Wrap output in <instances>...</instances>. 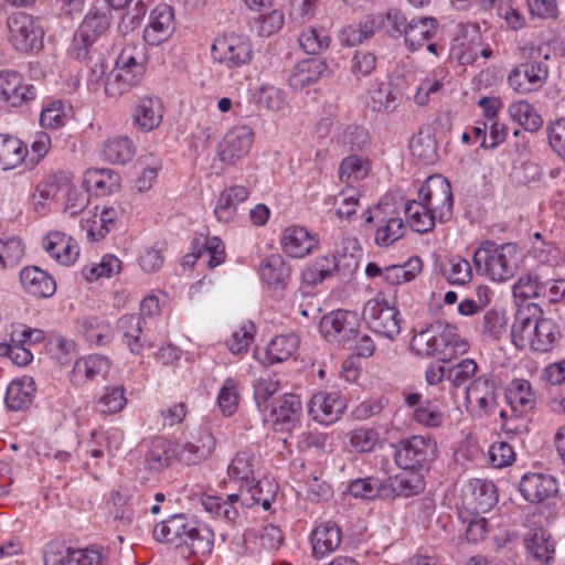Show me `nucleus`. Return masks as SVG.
<instances>
[{
    "label": "nucleus",
    "mask_w": 565,
    "mask_h": 565,
    "mask_svg": "<svg viewBox=\"0 0 565 565\" xmlns=\"http://www.w3.org/2000/svg\"><path fill=\"white\" fill-rule=\"evenodd\" d=\"M561 335L556 321L544 317L542 309L534 303L518 310L511 328V339L518 349H530L540 353L551 351Z\"/></svg>",
    "instance_id": "nucleus-1"
},
{
    "label": "nucleus",
    "mask_w": 565,
    "mask_h": 565,
    "mask_svg": "<svg viewBox=\"0 0 565 565\" xmlns=\"http://www.w3.org/2000/svg\"><path fill=\"white\" fill-rule=\"evenodd\" d=\"M213 536L209 527L183 513L171 515L153 529V537L157 541L185 544L195 556H204L212 552Z\"/></svg>",
    "instance_id": "nucleus-2"
},
{
    "label": "nucleus",
    "mask_w": 565,
    "mask_h": 565,
    "mask_svg": "<svg viewBox=\"0 0 565 565\" xmlns=\"http://www.w3.org/2000/svg\"><path fill=\"white\" fill-rule=\"evenodd\" d=\"M411 350L422 358H437L447 362L467 352L468 342L450 324L437 322L416 333L411 340Z\"/></svg>",
    "instance_id": "nucleus-3"
},
{
    "label": "nucleus",
    "mask_w": 565,
    "mask_h": 565,
    "mask_svg": "<svg viewBox=\"0 0 565 565\" xmlns=\"http://www.w3.org/2000/svg\"><path fill=\"white\" fill-rule=\"evenodd\" d=\"M477 270L493 281L512 278L519 267V250L514 244L487 243L473 254Z\"/></svg>",
    "instance_id": "nucleus-4"
},
{
    "label": "nucleus",
    "mask_w": 565,
    "mask_h": 565,
    "mask_svg": "<svg viewBox=\"0 0 565 565\" xmlns=\"http://www.w3.org/2000/svg\"><path fill=\"white\" fill-rule=\"evenodd\" d=\"M113 14L106 6L93 3L74 33L72 55L81 61L86 60L92 46L110 30Z\"/></svg>",
    "instance_id": "nucleus-5"
},
{
    "label": "nucleus",
    "mask_w": 565,
    "mask_h": 565,
    "mask_svg": "<svg viewBox=\"0 0 565 565\" xmlns=\"http://www.w3.org/2000/svg\"><path fill=\"white\" fill-rule=\"evenodd\" d=\"M360 316L355 311L338 309L324 315L319 323L323 339L337 347H350L360 331Z\"/></svg>",
    "instance_id": "nucleus-6"
},
{
    "label": "nucleus",
    "mask_w": 565,
    "mask_h": 565,
    "mask_svg": "<svg viewBox=\"0 0 565 565\" xmlns=\"http://www.w3.org/2000/svg\"><path fill=\"white\" fill-rule=\"evenodd\" d=\"M45 340L43 330L23 323L11 326L10 341L0 343V356L9 358L15 365L24 367L33 361V350Z\"/></svg>",
    "instance_id": "nucleus-7"
},
{
    "label": "nucleus",
    "mask_w": 565,
    "mask_h": 565,
    "mask_svg": "<svg viewBox=\"0 0 565 565\" xmlns=\"http://www.w3.org/2000/svg\"><path fill=\"white\" fill-rule=\"evenodd\" d=\"M387 20L395 32L404 35L405 45L412 52L431 41L438 30V21L435 18H413L408 21L398 10L390 11Z\"/></svg>",
    "instance_id": "nucleus-8"
},
{
    "label": "nucleus",
    "mask_w": 565,
    "mask_h": 565,
    "mask_svg": "<svg viewBox=\"0 0 565 565\" xmlns=\"http://www.w3.org/2000/svg\"><path fill=\"white\" fill-rule=\"evenodd\" d=\"M418 199L439 223H447L454 214V195L449 181L443 175L429 177L420 186Z\"/></svg>",
    "instance_id": "nucleus-9"
},
{
    "label": "nucleus",
    "mask_w": 565,
    "mask_h": 565,
    "mask_svg": "<svg viewBox=\"0 0 565 565\" xmlns=\"http://www.w3.org/2000/svg\"><path fill=\"white\" fill-rule=\"evenodd\" d=\"M212 58L227 68H237L249 64L253 46L246 35L225 33L214 40L211 47Z\"/></svg>",
    "instance_id": "nucleus-10"
},
{
    "label": "nucleus",
    "mask_w": 565,
    "mask_h": 565,
    "mask_svg": "<svg viewBox=\"0 0 565 565\" xmlns=\"http://www.w3.org/2000/svg\"><path fill=\"white\" fill-rule=\"evenodd\" d=\"M7 25L9 41L17 51L29 53L42 49L44 31L32 15L23 12L13 13L8 18Z\"/></svg>",
    "instance_id": "nucleus-11"
},
{
    "label": "nucleus",
    "mask_w": 565,
    "mask_h": 565,
    "mask_svg": "<svg viewBox=\"0 0 565 565\" xmlns=\"http://www.w3.org/2000/svg\"><path fill=\"white\" fill-rule=\"evenodd\" d=\"M363 317L370 329L384 338L394 340L401 333L399 311L385 299H370L364 306Z\"/></svg>",
    "instance_id": "nucleus-12"
},
{
    "label": "nucleus",
    "mask_w": 565,
    "mask_h": 565,
    "mask_svg": "<svg viewBox=\"0 0 565 565\" xmlns=\"http://www.w3.org/2000/svg\"><path fill=\"white\" fill-rule=\"evenodd\" d=\"M436 449V441L430 437L412 436L398 443L395 462L404 470H415L429 461Z\"/></svg>",
    "instance_id": "nucleus-13"
},
{
    "label": "nucleus",
    "mask_w": 565,
    "mask_h": 565,
    "mask_svg": "<svg viewBox=\"0 0 565 565\" xmlns=\"http://www.w3.org/2000/svg\"><path fill=\"white\" fill-rule=\"evenodd\" d=\"M109 550L93 544L83 548L66 547L63 552L45 554V565H108Z\"/></svg>",
    "instance_id": "nucleus-14"
},
{
    "label": "nucleus",
    "mask_w": 565,
    "mask_h": 565,
    "mask_svg": "<svg viewBox=\"0 0 565 565\" xmlns=\"http://www.w3.org/2000/svg\"><path fill=\"white\" fill-rule=\"evenodd\" d=\"M548 66L543 61H529L513 68L509 76V85L520 94H529L540 89L548 78Z\"/></svg>",
    "instance_id": "nucleus-15"
},
{
    "label": "nucleus",
    "mask_w": 565,
    "mask_h": 565,
    "mask_svg": "<svg viewBox=\"0 0 565 565\" xmlns=\"http://www.w3.org/2000/svg\"><path fill=\"white\" fill-rule=\"evenodd\" d=\"M498 503L497 488L493 482L471 479L462 489V505L472 514L490 511Z\"/></svg>",
    "instance_id": "nucleus-16"
},
{
    "label": "nucleus",
    "mask_w": 565,
    "mask_h": 565,
    "mask_svg": "<svg viewBox=\"0 0 565 565\" xmlns=\"http://www.w3.org/2000/svg\"><path fill=\"white\" fill-rule=\"evenodd\" d=\"M254 142V132L248 126H236L226 132L218 145V158L233 166L243 159Z\"/></svg>",
    "instance_id": "nucleus-17"
},
{
    "label": "nucleus",
    "mask_w": 565,
    "mask_h": 565,
    "mask_svg": "<svg viewBox=\"0 0 565 565\" xmlns=\"http://www.w3.org/2000/svg\"><path fill=\"white\" fill-rule=\"evenodd\" d=\"M498 390L493 381L482 375L473 380L466 390V401L471 412L479 417L492 414L497 408Z\"/></svg>",
    "instance_id": "nucleus-18"
},
{
    "label": "nucleus",
    "mask_w": 565,
    "mask_h": 565,
    "mask_svg": "<svg viewBox=\"0 0 565 565\" xmlns=\"http://www.w3.org/2000/svg\"><path fill=\"white\" fill-rule=\"evenodd\" d=\"M319 244L318 234L300 225L286 227L280 237L282 252L292 258H303L315 253Z\"/></svg>",
    "instance_id": "nucleus-19"
},
{
    "label": "nucleus",
    "mask_w": 565,
    "mask_h": 565,
    "mask_svg": "<svg viewBox=\"0 0 565 565\" xmlns=\"http://www.w3.org/2000/svg\"><path fill=\"white\" fill-rule=\"evenodd\" d=\"M347 404L338 392H318L308 403L309 415L322 425L338 422Z\"/></svg>",
    "instance_id": "nucleus-20"
},
{
    "label": "nucleus",
    "mask_w": 565,
    "mask_h": 565,
    "mask_svg": "<svg viewBox=\"0 0 565 565\" xmlns=\"http://www.w3.org/2000/svg\"><path fill=\"white\" fill-rule=\"evenodd\" d=\"M519 489L524 500L530 503H542L553 499L559 490L555 477L541 472L525 473L520 480Z\"/></svg>",
    "instance_id": "nucleus-21"
},
{
    "label": "nucleus",
    "mask_w": 565,
    "mask_h": 565,
    "mask_svg": "<svg viewBox=\"0 0 565 565\" xmlns=\"http://www.w3.org/2000/svg\"><path fill=\"white\" fill-rule=\"evenodd\" d=\"M342 539V530L334 521L320 522L309 535L312 556L317 559L328 556L340 547Z\"/></svg>",
    "instance_id": "nucleus-22"
},
{
    "label": "nucleus",
    "mask_w": 565,
    "mask_h": 565,
    "mask_svg": "<svg viewBox=\"0 0 565 565\" xmlns=\"http://www.w3.org/2000/svg\"><path fill=\"white\" fill-rule=\"evenodd\" d=\"M35 98V89L17 72H0V102L19 107Z\"/></svg>",
    "instance_id": "nucleus-23"
},
{
    "label": "nucleus",
    "mask_w": 565,
    "mask_h": 565,
    "mask_svg": "<svg viewBox=\"0 0 565 565\" xmlns=\"http://www.w3.org/2000/svg\"><path fill=\"white\" fill-rule=\"evenodd\" d=\"M43 249L63 266L73 265L79 256L76 241L60 231L49 232L42 239Z\"/></svg>",
    "instance_id": "nucleus-24"
},
{
    "label": "nucleus",
    "mask_w": 565,
    "mask_h": 565,
    "mask_svg": "<svg viewBox=\"0 0 565 565\" xmlns=\"http://www.w3.org/2000/svg\"><path fill=\"white\" fill-rule=\"evenodd\" d=\"M179 461L191 466L206 460L214 450V437L205 429L199 431L192 440L174 444Z\"/></svg>",
    "instance_id": "nucleus-25"
},
{
    "label": "nucleus",
    "mask_w": 565,
    "mask_h": 565,
    "mask_svg": "<svg viewBox=\"0 0 565 565\" xmlns=\"http://www.w3.org/2000/svg\"><path fill=\"white\" fill-rule=\"evenodd\" d=\"M249 196V190L243 185L225 188L214 206L216 220L224 224L234 223L237 220L238 209Z\"/></svg>",
    "instance_id": "nucleus-26"
},
{
    "label": "nucleus",
    "mask_w": 565,
    "mask_h": 565,
    "mask_svg": "<svg viewBox=\"0 0 565 565\" xmlns=\"http://www.w3.org/2000/svg\"><path fill=\"white\" fill-rule=\"evenodd\" d=\"M173 30V12L166 4H158L150 13L149 23L143 31V39L149 45H159Z\"/></svg>",
    "instance_id": "nucleus-27"
},
{
    "label": "nucleus",
    "mask_w": 565,
    "mask_h": 565,
    "mask_svg": "<svg viewBox=\"0 0 565 565\" xmlns=\"http://www.w3.org/2000/svg\"><path fill=\"white\" fill-rule=\"evenodd\" d=\"M22 289L36 298H50L56 291L55 280L38 266H28L20 271Z\"/></svg>",
    "instance_id": "nucleus-28"
},
{
    "label": "nucleus",
    "mask_w": 565,
    "mask_h": 565,
    "mask_svg": "<svg viewBox=\"0 0 565 565\" xmlns=\"http://www.w3.org/2000/svg\"><path fill=\"white\" fill-rule=\"evenodd\" d=\"M327 70V63L320 58L313 57L300 61L294 66L289 75V85L296 90H301L317 83Z\"/></svg>",
    "instance_id": "nucleus-29"
},
{
    "label": "nucleus",
    "mask_w": 565,
    "mask_h": 565,
    "mask_svg": "<svg viewBox=\"0 0 565 565\" xmlns=\"http://www.w3.org/2000/svg\"><path fill=\"white\" fill-rule=\"evenodd\" d=\"M163 118V105L159 98H140L134 109V125L141 131H151L159 127Z\"/></svg>",
    "instance_id": "nucleus-30"
},
{
    "label": "nucleus",
    "mask_w": 565,
    "mask_h": 565,
    "mask_svg": "<svg viewBox=\"0 0 565 565\" xmlns=\"http://www.w3.org/2000/svg\"><path fill=\"white\" fill-rule=\"evenodd\" d=\"M383 20L380 15H367L359 23L343 28L339 34V41L344 46H355L371 39L382 28Z\"/></svg>",
    "instance_id": "nucleus-31"
},
{
    "label": "nucleus",
    "mask_w": 565,
    "mask_h": 565,
    "mask_svg": "<svg viewBox=\"0 0 565 565\" xmlns=\"http://www.w3.org/2000/svg\"><path fill=\"white\" fill-rule=\"evenodd\" d=\"M505 397L512 411L519 415L534 409L536 395L529 381L515 379L511 381L505 390Z\"/></svg>",
    "instance_id": "nucleus-32"
},
{
    "label": "nucleus",
    "mask_w": 565,
    "mask_h": 565,
    "mask_svg": "<svg viewBox=\"0 0 565 565\" xmlns=\"http://www.w3.org/2000/svg\"><path fill=\"white\" fill-rule=\"evenodd\" d=\"M36 386L33 377L22 376L10 382L6 393V404L12 411H22L29 407L34 398Z\"/></svg>",
    "instance_id": "nucleus-33"
},
{
    "label": "nucleus",
    "mask_w": 565,
    "mask_h": 565,
    "mask_svg": "<svg viewBox=\"0 0 565 565\" xmlns=\"http://www.w3.org/2000/svg\"><path fill=\"white\" fill-rule=\"evenodd\" d=\"M302 412L300 397L295 394H286L271 409V418L275 425L281 429L290 430L299 422Z\"/></svg>",
    "instance_id": "nucleus-34"
},
{
    "label": "nucleus",
    "mask_w": 565,
    "mask_h": 565,
    "mask_svg": "<svg viewBox=\"0 0 565 565\" xmlns=\"http://www.w3.org/2000/svg\"><path fill=\"white\" fill-rule=\"evenodd\" d=\"M145 320L141 315H125L118 320V330L122 333V340L134 354H140L145 347L143 334Z\"/></svg>",
    "instance_id": "nucleus-35"
},
{
    "label": "nucleus",
    "mask_w": 565,
    "mask_h": 565,
    "mask_svg": "<svg viewBox=\"0 0 565 565\" xmlns=\"http://www.w3.org/2000/svg\"><path fill=\"white\" fill-rule=\"evenodd\" d=\"M241 495L233 493L222 499L216 495H204L201 499L203 509L216 519L234 522L238 515L237 504L239 503Z\"/></svg>",
    "instance_id": "nucleus-36"
},
{
    "label": "nucleus",
    "mask_w": 565,
    "mask_h": 565,
    "mask_svg": "<svg viewBox=\"0 0 565 565\" xmlns=\"http://www.w3.org/2000/svg\"><path fill=\"white\" fill-rule=\"evenodd\" d=\"M110 367V361L104 355H88L77 360L72 369V381L79 384L105 375Z\"/></svg>",
    "instance_id": "nucleus-37"
},
{
    "label": "nucleus",
    "mask_w": 565,
    "mask_h": 565,
    "mask_svg": "<svg viewBox=\"0 0 565 565\" xmlns=\"http://www.w3.org/2000/svg\"><path fill=\"white\" fill-rule=\"evenodd\" d=\"M524 543L529 553L541 564L547 565L553 559L555 543L543 529L530 531L524 539Z\"/></svg>",
    "instance_id": "nucleus-38"
},
{
    "label": "nucleus",
    "mask_w": 565,
    "mask_h": 565,
    "mask_svg": "<svg viewBox=\"0 0 565 565\" xmlns=\"http://www.w3.org/2000/svg\"><path fill=\"white\" fill-rule=\"evenodd\" d=\"M28 154L26 146L18 138L0 134V168L10 170L19 167Z\"/></svg>",
    "instance_id": "nucleus-39"
},
{
    "label": "nucleus",
    "mask_w": 565,
    "mask_h": 565,
    "mask_svg": "<svg viewBox=\"0 0 565 565\" xmlns=\"http://www.w3.org/2000/svg\"><path fill=\"white\" fill-rule=\"evenodd\" d=\"M405 230L404 222L397 214L392 212L388 215L386 213L385 216L380 218V224H377L374 234V242L380 247L390 246L404 236Z\"/></svg>",
    "instance_id": "nucleus-40"
},
{
    "label": "nucleus",
    "mask_w": 565,
    "mask_h": 565,
    "mask_svg": "<svg viewBox=\"0 0 565 565\" xmlns=\"http://www.w3.org/2000/svg\"><path fill=\"white\" fill-rule=\"evenodd\" d=\"M228 478L238 482L243 490L255 481V457L248 451H241L235 455L227 468Z\"/></svg>",
    "instance_id": "nucleus-41"
},
{
    "label": "nucleus",
    "mask_w": 565,
    "mask_h": 565,
    "mask_svg": "<svg viewBox=\"0 0 565 565\" xmlns=\"http://www.w3.org/2000/svg\"><path fill=\"white\" fill-rule=\"evenodd\" d=\"M85 183L97 195H107L120 186V177L110 169H90L85 172Z\"/></svg>",
    "instance_id": "nucleus-42"
},
{
    "label": "nucleus",
    "mask_w": 565,
    "mask_h": 565,
    "mask_svg": "<svg viewBox=\"0 0 565 565\" xmlns=\"http://www.w3.org/2000/svg\"><path fill=\"white\" fill-rule=\"evenodd\" d=\"M74 175L71 171L60 170L44 177L36 185V194L44 201L56 198L60 191L70 189Z\"/></svg>",
    "instance_id": "nucleus-43"
},
{
    "label": "nucleus",
    "mask_w": 565,
    "mask_h": 565,
    "mask_svg": "<svg viewBox=\"0 0 565 565\" xmlns=\"http://www.w3.org/2000/svg\"><path fill=\"white\" fill-rule=\"evenodd\" d=\"M405 216L412 230L420 234L430 232L437 222L433 213L418 198L406 203Z\"/></svg>",
    "instance_id": "nucleus-44"
},
{
    "label": "nucleus",
    "mask_w": 565,
    "mask_h": 565,
    "mask_svg": "<svg viewBox=\"0 0 565 565\" xmlns=\"http://www.w3.org/2000/svg\"><path fill=\"white\" fill-rule=\"evenodd\" d=\"M263 280L269 286H284L290 277V267L278 254L268 256L259 268Z\"/></svg>",
    "instance_id": "nucleus-45"
},
{
    "label": "nucleus",
    "mask_w": 565,
    "mask_h": 565,
    "mask_svg": "<svg viewBox=\"0 0 565 565\" xmlns=\"http://www.w3.org/2000/svg\"><path fill=\"white\" fill-rule=\"evenodd\" d=\"M509 115L512 120L519 122L526 131H539L543 126V118L536 109L526 100L514 102L509 106Z\"/></svg>",
    "instance_id": "nucleus-46"
},
{
    "label": "nucleus",
    "mask_w": 565,
    "mask_h": 565,
    "mask_svg": "<svg viewBox=\"0 0 565 565\" xmlns=\"http://www.w3.org/2000/svg\"><path fill=\"white\" fill-rule=\"evenodd\" d=\"M371 171V161L356 154L349 156L342 160L339 167V178L348 186L365 179Z\"/></svg>",
    "instance_id": "nucleus-47"
},
{
    "label": "nucleus",
    "mask_w": 565,
    "mask_h": 565,
    "mask_svg": "<svg viewBox=\"0 0 565 565\" xmlns=\"http://www.w3.org/2000/svg\"><path fill=\"white\" fill-rule=\"evenodd\" d=\"M299 347V338L294 334L275 337L267 347L266 359L269 364L280 363L294 355Z\"/></svg>",
    "instance_id": "nucleus-48"
},
{
    "label": "nucleus",
    "mask_w": 565,
    "mask_h": 565,
    "mask_svg": "<svg viewBox=\"0 0 565 565\" xmlns=\"http://www.w3.org/2000/svg\"><path fill=\"white\" fill-rule=\"evenodd\" d=\"M423 268L419 257H411L403 265H392L384 268V281L390 285H401L412 281Z\"/></svg>",
    "instance_id": "nucleus-49"
},
{
    "label": "nucleus",
    "mask_w": 565,
    "mask_h": 565,
    "mask_svg": "<svg viewBox=\"0 0 565 565\" xmlns=\"http://www.w3.org/2000/svg\"><path fill=\"white\" fill-rule=\"evenodd\" d=\"M361 193L354 186L342 189L332 198L334 214L340 220H351L360 205Z\"/></svg>",
    "instance_id": "nucleus-50"
},
{
    "label": "nucleus",
    "mask_w": 565,
    "mask_h": 565,
    "mask_svg": "<svg viewBox=\"0 0 565 565\" xmlns=\"http://www.w3.org/2000/svg\"><path fill=\"white\" fill-rule=\"evenodd\" d=\"M299 45L308 54H319L327 50L331 39L323 28L306 26L299 34Z\"/></svg>",
    "instance_id": "nucleus-51"
},
{
    "label": "nucleus",
    "mask_w": 565,
    "mask_h": 565,
    "mask_svg": "<svg viewBox=\"0 0 565 565\" xmlns=\"http://www.w3.org/2000/svg\"><path fill=\"white\" fill-rule=\"evenodd\" d=\"M132 141L127 137L108 138L103 148L105 159L111 163H126L134 157Z\"/></svg>",
    "instance_id": "nucleus-52"
},
{
    "label": "nucleus",
    "mask_w": 565,
    "mask_h": 565,
    "mask_svg": "<svg viewBox=\"0 0 565 565\" xmlns=\"http://www.w3.org/2000/svg\"><path fill=\"white\" fill-rule=\"evenodd\" d=\"M82 326L86 340L93 344L105 345L113 340V329L105 320L90 317L84 319Z\"/></svg>",
    "instance_id": "nucleus-53"
},
{
    "label": "nucleus",
    "mask_w": 565,
    "mask_h": 565,
    "mask_svg": "<svg viewBox=\"0 0 565 565\" xmlns=\"http://www.w3.org/2000/svg\"><path fill=\"white\" fill-rule=\"evenodd\" d=\"M392 488L396 495L409 498L420 493L425 483L419 473L414 470H405L394 478Z\"/></svg>",
    "instance_id": "nucleus-54"
},
{
    "label": "nucleus",
    "mask_w": 565,
    "mask_h": 565,
    "mask_svg": "<svg viewBox=\"0 0 565 565\" xmlns=\"http://www.w3.org/2000/svg\"><path fill=\"white\" fill-rule=\"evenodd\" d=\"M270 487L269 481H255L248 486H245L244 489L239 490L238 493L241 495L239 503L244 507H252L253 504H260L264 510H268L271 504V499L274 493L268 491L264 494V487Z\"/></svg>",
    "instance_id": "nucleus-55"
},
{
    "label": "nucleus",
    "mask_w": 565,
    "mask_h": 565,
    "mask_svg": "<svg viewBox=\"0 0 565 565\" xmlns=\"http://www.w3.org/2000/svg\"><path fill=\"white\" fill-rule=\"evenodd\" d=\"M127 404L124 386L105 387L97 402V409L102 414L119 413Z\"/></svg>",
    "instance_id": "nucleus-56"
},
{
    "label": "nucleus",
    "mask_w": 565,
    "mask_h": 565,
    "mask_svg": "<svg viewBox=\"0 0 565 565\" xmlns=\"http://www.w3.org/2000/svg\"><path fill=\"white\" fill-rule=\"evenodd\" d=\"M121 270V262L115 255H105L98 264L86 266L83 275L86 280L95 281L99 278H108L119 274Z\"/></svg>",
    "instance_id": "nucleus-57"
},
{
    "label": "nucleus",
    "mask_w": 565,
    "mask_h": 565,
    "mask_svg": "<svg viewBox=\"0 0 565 565\" xmlns=\"http://www.w3.org/2000/svg\"><path fill=\"white\" fill-rule=\"evenodd\" d=\"M24 255V245L18 237L0 238V271L15 267Z\"/></svg>",
    "instance_id": "nucleus-58"
},
{
    "label": "nucleus",
    "mask_w": 565,
    "mask_h": 565,
    "mask_svg": "<svg viewBox=\"0 0 565 565\" xmlns=\"http://www.w3.org/2000/svg\"><path fill=\"white\" fill-rule=\"evenodd\" d=\"M118 65L128 70L137 71L140 73L146 72V64L148 61L146 47L143 45L127 44L117 57Z\"/></svg>",
    "instance_id": "nucleus-59"
},
{
    "label": "nucleus",
    "mask_w": 565,
    "mask_h": 565,
    "mask_svg": "<svg viewBox=\"0 0 565 565\" xmlns=\"http://www.w3.org/2000/svg\"><path fill=\"white\" fill-rule=\"evenodd\" d=\"M396 95L387 85H377L369 90V106L377 113H391L396 108Z\"/></svg>",
    "instance_id": "nucleus-60"
},
{
    "label": "nucleus",
    "mask_w": 565,
    "mask_h": 565,
    "mask_svg": "<svg viewBox=\"0 0 565 565\" xmlns=\"http://www.w3.org/2000/svg\"><path fill=\"white\" fill-rule=\"evenodd\" d=\"M68 120V107L61 100L52 102L42 109L40 124L44 128L57 129Z\"/></svg>",
    "instance_id": "nucleus-61"
},
{
    "label": "nucleus",
    "mask_w": 565,
    "mask_h": 565,
    "mask_svg": "<svg viewBox=\"0 0 565 565\" xmlns=\"http://www.w3.org/2000/svg\"><path fill=\"white\" fill-rule=\"evenodd\" d=\"M328 435L317 430L303 431L298 436L297 449L302 454L327 452Z\"/></svg>",
    "instance_id": "nucleus-62"
},
{
    "label": "nucleus",
    "mask_w": 565,
    "mask_h": 565,
    "mask_svg": "<svg viewBox=\"0 0 565 565\" xmlns=\"http://www.w3.org/2000/svg\"><path fill=\"white\" fill-rule=\"evenodd\" d=\"M238 383L234 379H226L217 396V404L221 412L225 416L233 415L238 407Z\"/></svg>",
    "instance_id": "nucleus-63"
},
{
    "label": "nucleus",
    "mask_w": 565,
    "mask_h": 565,
    "mask_svg": "<svg viewBox=\"0 0 565 565\" xmlns=\"http://www.w3.org/2000/svg\"><path fill=\"white\" fill-rule=\"evenodd\" d=\"M508 330V317L505 312L489 310L483 316L482 334L499 340Z\"/></svg>",
    "instance_id": "nucleus-64"
}]
</instances>
